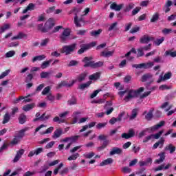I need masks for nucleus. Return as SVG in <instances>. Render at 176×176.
I'll return each mask as SVG.
<instances>
[{
    "label": "nucleus",
    "mask_w": 176,
    "mask_h": 176,
    "mask_svg": "<svg viewBox=\"0 0 176 176\" xmlns=\"http://www.w3.org/2000/svg\"><path fill=\"white\" fill-rule=\"evenodd\" d=\"M93 60V57H87L85 56L82 59V63H85V64L84 65L85 68H87V67H90L91 68H93L94 69H96L97 68H101L104 65V62L103 61H98V62H94Z\"/></svg>",
    "instance_id": "f257e3e1"
},
{
    "label": "nucleus",
    "mask_w": 176,
    "mask_h": 176,
    "mask_svg": "<svg viewBox=\"0 0 176 176\" xmlns=\"http://www.w3.org/2000/svg\"><path fill=\"white\" fill-rule=\"evenodd\" d=\"M76 49V43H73L69 45H64L62 48L61 53H65L66 56L71 54L72 52H75Z\"/></svg>",
    "instance_id": "f03ea898"
},
{
    "label": "nucleus",
    "mask_w": 176,
    "mask_h": 176,
    "mask_svg": "<svg viewBox=\"0 0 176 176\" xmlns=\"http://www.w3.org/2000/svg\"><path fill=\"white\" fill-rule=\"evenodd\" d=\"M69 35H71V30L69 29H65L60 36V42L62 43H67L69 41Z\"/></svg>",
    "instance_id": "7ed1b4c3"
},
{
    "label": "nucleus",
    "mask_w": 176,
    "mask_h": 176,
    "mask_svg": "<svg viewBox=\"0 0 176 176\" xmlns=\"http://www.w3.org/2000/svg\"><path fill=\"white\" fill-rule=\"evenodd\" d=\"M54 27V22H53V19L50 18L45 22L44 27L41 29V32H49Z\"/></svg>",
    "instance_id": "20e7f679"
},
{
    "label": "nucleus",
    "mask_w": 176,
    "mask_h": 176,
    "mask_svg": "<svg viewBox=\"0 0 176 176\" xmlns=\"http://www.w3.org/2000/svg\"><path fill=\"white\" fill-rule=\"evenodd\" d=\"M80 8H74L70 10L69 14H72V13H74V24H76V27H82V25L79 23V21L78 20V13L80 12Z\"/></svg>",
    "instance_id": "39448f33"
},
{
    "label": "nucleus",
    "mask_w": 176,
    "mask_h": 176,
    "mask_svg": "<svg viewBox=\"0 0 176 176\" xmlns=\"http://www.w3.org/2000/svg\"><path fill=\"white\" fill-rule=\"evenodd\" d=\"M138 97V95L137 94V91L134 89H131L128 92V95L124 98V101L126 102H129L130 100H132V98H135Z\"/></svg>",
    "instance_id": "423d86ee"
},
{
    "label": "nucleus",
    "mask_w": 176,
    "mask_h": 176,
    "mask_svg": "<svg viewBox=\"0 0 176 176\" xmlns=\"http://www.w3.org/2000/svg\"><path fill=\"white\" fill-rule=\"evenodd\" d=\"M135 136V131L133 129H130L128 131V133H123L121 135L122 138L124 140H130V138H133V137Z\"/></svg>",
    "instance_id": "0eeeda50"
},
{
    "label": "nucleus",
    "mask_w": 176,
    "mask_h": 176,
    "mask_svg": "<svg viewBox=\"0 0 176 176\" xmlns=\"http://www.w3.org/2000/svg\"><path fill=\"white\" fill-rule=\"evenodd\" d=\"M98 140H99V141H103L102 145L105 148L108 146L111 142V140H108V135H100L98 137Z\"/></svg>",
    "instance_id": "6e6552de"
},
{
    "label": "nucleus",
    "mask_w": 176,
    "mask_h": 176,
    "mask_svg": "<svg viewBox=\"0 0 176 176\" xmlns=\"http://www.w3.org/2000/svg\"><path fill=\"white\" fill-rule=\"evenodd\" d=\"M151 41H155V38L153 36H149V35L146 34L140 38V42L142 44L148 45Z\"/></svg>",
    "instance_id": "1a4fd4ad"
},
{
    "label": "nucleus",
    "mask_w": 176,
    "mask_h": 176,
    "mask_svg": "<svg viewBox=\"0 0 176 176\" xmlns=\"http://www.w3.org/2000/svg\"><path fill=\"white\" fill-rule=\"evenodd\" d=\"M74 84L75 80H72L71 84H68V81L67 80H63L57 85L56 89H61V87H72Z\"/></svg>",
    "instance_id": "9d476101"
},
{
    "label": "nucleus",
    "mask_w": 176,
    "mask_h": 176,
    "mask_svg": "<svg viewBox=\"0 0 176 176\" xmlns=\"http://www.w3.org/2000/svg\"><path fill=\"white\" fill-rule=\"evenodd\" d=\"M166 124L165 121H160L159 124H157L156 125H154L148 129L147 130H150L151 133H153L154 131H156L157 130H159L160 127H163Z\"/></svg>",
    "instance_id": "9b49d317"
},
{
    "label": "nucleus",
    "mask_w": 176,
    "mask_h": 176,
    "mask_svg": "<svg viewBox=\"0 0 176 176\" xmlns=\"http://www.w3.org/2000/svg\"><path fill=\"white\" fill-rule=\"evenodd\" d=\"M24 155V149H20L16 151V154L13 160V163H17L20 159H21V156Z\"/></svg>",
    "instance_id": "f8f14e48"
},
{
    "label": "nucleus",
    "mask_w": 176,
    "mask_h": 176,
    "mask_svg": "<svg viewBox=\"0 0 176 176\" xmlns=\"http://www.w3.org/2000/svg\"><path fill=\"white\" fill-rule=\"evenodd\" d=\"M123 150L120 148L113 147L109 153L110 156H113V155H122Z\"/></svg>",
    "instance_id": "ddd939ff"
},
{
    "label": "nucleus",
    "mask_w": 176,
    "mask_h": 176,
    "mask_svg": "<svg viewBox=\"0 0 176 176\" xmlns=\"http://www.w3.org/2000/svg\"><path fill=\"white\" fill-rule=\"evenodd\" d=\"M86 76H87V73L83 72L79 74L76 80H73L76 82H79V83L83 82V80H86Z\"/></svg>",
    "instance_id": "4468645a"
},
{
    "label": "nucleus",
    "mask_w": 176,
    "mask_h": 176,
    "mask_svg": "<svg viewBox=\"0 0 176 176\" xmlns=\"http://www.w3.org/2000/svg\"><path fill=\"white\" fill-rule=\"evenodd\" d=\"M123 4L118 5L116 3H113L110 6V9H112L113 10H116V12H119L122 10L123 8Z\"/></svg>",
    "instance_id": "2eb2a0df"
},
{
    "label": "nucleus",
    "mask_w": 176,
    "mask_h": 176,
    "mask_svg": "<svg viewBox=\"0 0 176 176\" xmlns=\"http://www.w3.org/2000/svg\"><path fill=\"white\" fill-rule=\"evenodd\" d=\"M173 5V1L171 0H168L165 5L164 6V10L165 13H168L171 10V8H170V6Z\"/></svg>",
    "instance_id": "dca6fc26"
},
{
    "label": "nucleus",
    "mask_w": 176,
    "mask_h": 176,
    "mask_svg": "<svg viewBox=\"0 0 176 176\" xmlns=\"http://www.w3.org/2000/svg\"><path fill=\"white\" fill-rule=\"evenodd\" d=\"M158 156H160V159L155 160V163L157 164H160V163H163L164 162V160L166 159V153L162 152L158 154Z\"/></svg>",
    "instance_id": "f3484780"
},
{
    "label": "nucleus",
    "mask_w": 176,
    "mask_h": 176,
    "mask_svg": "<svg viewBox=\"0 0 176 176\" xmlns=\"http://www.w3.org/2000/svg\"><path fill=\"white\" fill-rule=\"evenodd\" d=\"M163 145H164V139L162 138L160 141L153 144V149H157L158 146H160V148H163Z\"/></svg>",
    "instance_id": "a211bd4d"
},
{
    "label": "nucleus",
    "mask_w": 176,
    "mask_h": 176,
    "mask_svg": "<svg viewBox=\"0 0 176 176\" xmlns=\"http://www.w3.org/2000/svg\"><path fill=\"white\" fill-rule=\"evenodd\" d=\"M91 81H88L85 83L81 84L78 85V89L79 90H85V89H88V87H90V85H91Z\"/></svg>",
    "instance_id": "6ab92c4d"
},
{
    "label": "nucleus",
    "mask_w": 176,
    "mask_h": 176,
    "mask_svg": "<svg viewBox=\"0 0 176 176\" xmlns=\"http://www.w3.org/2000/svg\"><path fill=\"white\" fill-rule=\"evenodd\" d=\"M80 111H75L73 113L72 117L74 118L73 123H78V120H79V118H80Z\"/></svg>",
    "instance_id": "aec40b11"
},
{
    "label": "nucleus",
    "mask_w": 176,
    "mask_h": 176,
    "mask_svg": "<svg viewBox=\"0 0 176 176\" xmlns=\"http://www.w3.org/2000/svg\"><path fill=\"white\" fill-rule=\"evenodd\" d=\"M11 116L9 113H6L3 116L2 124H6V123H9L10 122Z\"/></svg>",
    "instance_id": "412c9836"
},
{
    "label": "nucleus",
    "mask_w": 176,
    "mask_h": 176,
    "mask_svg": "<svg viewBox=\"0 0 176 176\" xmlns=\"http://www.w3.org/2000/svg\"><path fill=\"white\" fill-rule=\"evenodd\" d=\"M61 134H63V129H58L54 132L52 138L54 139L59 138V137H61Z\"/></svg>",
    "instance_id": "4be33fe9"
},
{
    "label": "nucleus",
    "mask_w": 176,
    "mask_h": 176,
    "mask_svg": "<svg viewBox=\"0 0 176 176\" xmlns=\"http://www.w3.org/2000/svg\"><path fill=\"white\" fill-rule=\"evenodd\" d=\"M175 146H174L172 144H169L165 147L164 151H169V153L173 154L174 152H175Z\"/></svg>",
    "instance_id": "5701e85b"
},
{
    "label": "nucleus",
    "mask_w": 176,
    "mask_h": 176,
    "mask_svg": "<svg viewBox=\"0 0 176 176\" xmlns=\"http://www.w3.org/2000/svg\"><path fill=\"white\" fill-rule=\"evenodd\" d=\"M113 163V160L112 158H107L102 161L100 164V166H108V164H112Z\"/></svg>",
    "instance_id": "b1692460"
},
{
    "label": "nucleus",
    "mask_w": 176,
    "mask_h": 176,
    "mask_svg": "<svg viewBox=\"0 0 176 176\" xmlns=\"http://www.w3.org/2000/svg\"><path fill=\"white\" fill-rule=\"evenodd\" d=\"M35 9V4L30 3L29 5L26 7L25 10L22 12L23 14H25L28 10H34Z\"/></svg>",
    "instance_id": "393cba45"
},
{
    "label": "nucleus",
    "mask_w": 176,
    "mask_h": 176,
    "mask_svg": "<svg viewBox=\"0 0 176 176\" xmlns=\"http://www.w3.org/2000/svg\"><path fill=\"white\" fill-rule=\"evenodd\" d=\"M26 36H27V34L21 32L18 34L17 36H13L11 38V41H14L16 39H23V38H26Z\"/></svg>",
    "instance_id": "a878e982"
},
{
    "label": "nucleus",
    "mask_w": 176,
    "mask_h": 176,
    "mask_svg": "<svg viewBox=\"0 0 176 176\" xmlns=\"http://www.w3.org/2000/svg\"><path fill=\"white\" fill-rule=\"evenodd\" d=\"M78 104V100L75 96H72L71 99L67 101V105H76Z\"/></svg>",
    "instance_id": "bb28decb"
},
{
    "label": "nucleus",
    "mask_w": 176,
    "mask_h": 176,
    "mask_svg": "<svg viewBox=\"0 0 176 176\" xmlns=\"http://www.w3.org/2000/svg\"><path fill=\"white\" fill-rule=\"evenodd\" d=\"M102 32V30L98 29V30H93L90 32L91 36H94L95 38H97V36H99V35Z\"/></svg>",
    "instance_id": "cd10ccee"
},
{
    "label": "nucleus",
    "mask_w": 176,
    "mask_h": 176,
    "mask_svg": "<svg viewBox=\"0 0 176 176\" xmlns=\"http://www.w3.org/2000/svg\"><path fill=\"white\" fill-rule=\"evenodd\" d=\"M101 74L100 72L95 73L92 75L89 76V80H97V79H100Z\"/></svg>",
    "instance_id": "c85d7f7f"
},
{
    "label": "nucleus",
    "mask_w": 176,
    "mask_h": 176,
    "mask_svg": "<svg viewBox=\"0 0 176 176\" xmlns=\"http://www.w3.org/2000/svg\"><path fill=\"white\" fill-rule=\"evenodd\" d=\"M20 124H24L27 122V116L23 113L21 114L19 118Z\"/></svg>",
    "instance_id": "c756f323"
},
{
    "label": "nucleus",
    "mask_w": 176,
    "mask_h": 176,
    "mask_svg": "<svg viewBox=\"0 0 176 176\" xmlns=\"http://www.w3.org/2000/svg\"><path fill=\"white\" fill-rule=\"evenodd\" d=\"M52 61H53V59H50L49 60L44 61L41 64V66L42 69H45L47 68V67H50V63H52Z\"/></svg>",
    "instance_id": "7c9ffc66"
},
{
    "label": "nucleus",
    "mask_w": 176,
    "mask_h": 176,
    "mask_svg": "<svg viewBox=\"0 0 176 176\" xmlns=\"http://www.w3.org/2000/svg\"><path fill=\"white\" fill-rule=\"evenodd\" d=\"M28 130H30V127L26 126L23 129H21L19 131V134L16 136L18 137V138H23V137H24V133L25 131H28Z\"/></svg>",
    "instance_id": "2f4dec72"
},
{
    "label": "nucleus",
    "mask_w": 176,
    "mask_h": 176,
    "mask_svg": "<svg viewBox=\"0 0 176 176\" xmlns=\"http://www.w3.org/2000/svg\"><path fill=\"white\" fill-rule=\"evenodd\" d=\"M46 58V56L45 55H39L34 56L32 59V63H35V61H42V60H45Z\"/></svg>",
    "instance_id": "473e14b6"
},
{
    "label": "nucleus",
    "mask_w": 176,
    "mask_h": 176,
    "mask_svg": "<svg viewBox=\"0 0 176 176\" xmlns=\"http://www.w3.org/2000/svg\"><path fill=\"white\" fill-rule=\"evenodd\" d=\"M34 107H35V104H28L23 106V109L25 111V112H28V111H31Z\"/></svg>",
    "instance_id": "72a5a7b5"
},
{
    "label": "nucleus",
    "mask_w": 176,
    "mask_h": 176,
    "mask_svg": "<svg viewBox=\"0 0 176 176\" xmlns=\"http://www.w3.org/2000/svg\"><path fill=\"white\" fill-rule=\"evenodd\" d=\"M49 165L47 164H45L43 166H42L40 169H39V174H43V173H46V171H47V170H49Z\"/></svg>",
    "instance_id": "f704fd0d"
},
{
    "label": "nucleus",
    "mask_w": 176,
    "mask_h": 176,
    "mask_svg": "<svg viewBox=\"0 0 176 176\" xmlns=\"http://www.w3.org/2000/svg\"><path fill=\"white\" fill-rule=\"evenodd\" d=\"M143 68L144 69H149V68H152L155 65V63L153 62H148L147 63H142Z\"/></svg>",
    "instance_id": "c9c22d12"
},
{
    "label": "nucleus",
    "mask_w": 176,
    "mask_h": 176,
    "mask_svg": "<svg viewBox=\"0 0 176 176\" xmlns=\"http://www.w3.org/2000/svg\"><path fill=\"white\" fill-rule=\"evenodd\" d=\"M113 53H115V51H109L107 52H102L101 56H103V57H111L113 56Z\"/></svg>",
    "instance_id": "e433bc0d"
},
{
    "label": "nucleus",
    "mask_w": 176,
    "mask_h": 176,
    "mask_svg": "<svg viewBox=\"0 0 176 176\" xmlns=\"http://www.w3.org/2000/svg\"><path fill=\"white\" fill-rule=\"evenodd\" d=\"M137 115H138V109H133L132 110L131 115L130 116V120H133V119H135L137 118Z\"/></svg>",
    "instance_id": "4c0bfd02"
},
{
    "label": "nucleus",
    "mask_w": 176,
    "mask_h": 176,
    "mask_svg": "<svg viewBox=\"0 0 176 176\" xmlns=\"http://www.w3.org/2000/svg\"><path fill=\"white\" fill-rule=\"evenodd\" d=\"M80 49L78 51V54H82L86 52V50H89V47H87L86 44L80 46Z\"/></svg>",
    "instance_id": "58836bf2"
},
{
    "label": "nucleus",
    "mask_w": 176,
    "mask_h": 176,
    "mask_svg": "<svg viewBox=\"0 0 176 176\" xmlns=\"http://www.w3.org/2000/svg\"><path fill=\"white\" fill-rule=\"evenodd\" d=\"M118 22L112 23L110 27H109L108 31H118Z\"/></svg>",
    "instance_id": "ea45409f"
},
{
    "label": "nucleus",
    "mask_w": 176,
    "mask_h": 176,
    "mask_svg": "<svg viewBox=\"0 0 176 176\" xmlns=\"http://www.w3.org/2000/svg\"><path fill=\"white\" fill-rule=\"evenodd\" d=\"M50 72H43L41 73L40 76L41 79H46L47 78H50Z\"/></svg>",
    "instance_id": "a19ab883"
},
{
    "label": "nucleus",
    "mask_w": 176,
    "mask_h": 176,
    "mask_svg": "<svg viewBox=\"0 0 176 176\" xmlns=\"http://www.w3.org/2000/svg\"><path fill=\"white\" fill-rule=\"evenodd\" d=\"M159 13L156 12L154 15H153L151 19V23H156L159 20Z\"/></svg>",
    "instance_id": "79ce46f5"
},
{
    "label": "nucleus",
    "mask_w": 176,
    "mask_h": 176,
    "mask_svg": "<svg viewBox=\"0 0 176 176\" xmlns=\"http://www.w3.org/2000/svg\"><path fill=\"white\" fill-rule=\"evenodd\" d=\"M152 78V74H146L142 76V82H146L147 79H151Z\"/></svg>",
    "instance_id": "37998d69"
},
{
    "label": "nucleus",
    "mask_w": 176,
    "mask_h": 176,
    "mask_svg": "<svg viewBox=\"0 0 176 176\" xmlns=\"http://www.w3.org/2000/svg\"><path fill=\"white\" fill-rule=\"evenodd\" d=\"M164 133V131L161 130L157 133H155V134L151 135H153V138H154L155 140H159V138H160L162 134H163Z\"/></svg>",
    "instance_id": "c03bdc74"
},
{
    "label": "nucleus",
    "mask_w": 176,
    "mask_h": 176,
    "mask_svg": "<svg viewBox=\"0 0 176 176\" xmlns=\"http://www.w3.org/2000/svg\"><path fill=\"white\" fill-rule=\"evenodd\" d=\"M153 111L150 110L148 111V113L145 116V119H146V120H151L152 118H153Z\"/></svg>",
    "instance_id": "a18cd8bd"
},
{
    "label": "nucleus",
    "mask_w": 176,
    "mask_h": 176,
    "mask_svg": "<svg viewBox=\"0 0 176 176\" xmlns=\"http://www.w3.org/2000/svg\"><path fill=\"white\" fill-rule=\"evenodd\" d=\"M164 42V37H162L161 38H157L155 41L154 43L156 45V46H160V45H162Z\"/></svg>",
    "instance_id": "49530a36"
},
{
    "label": "nucleus",
    "mask_w": 176,
    "mask_h": 176,
    "mask_svg": "<svg viewBox=\"0 0 176 176\" xmlns=\"http://www.w3.org/2000/svg\"><path fill=\"white\" fill-rule=\"evenodd\" d=\"M52 117V115H47L46 116V113H44L41 115V122H45L46 120H48V119H50V118Z\"/></svg>",
    "instance_id": "de8ad7c7"
},
{
    "label": "nucleus",
    "mask_w": 176,
    "mask_h": 176,
    "mask_svg": "<svg viewBox=\"0 0 176 176\" xmlns=\"http://www.w3.org/2000/svg\"><path fill=\"white\" fill-rule=\"evenodd\" d=\"M165 56H170V57H176V51L172 52L171 50L166 51Z\"/></svg>",
    "instance_id": "09e8293b"
},
{
    "label": "nucleus",
    "mask_w": 176,
    "mask_h": 176,
    "mask_svg": "<svg viewBox=\"0 0 176 176\" xmlns=\"http://www.w3.org/2000/svg\"><path fill=\"white\" fill-rule=\"evenodd\" d=\"M64 166V164L60 163L58 167L54 169V175H57V174H58V171H60V170H61V168Z\"/></svg>",
    "instance_id": "8fccbe9b"
},
{
    "label": "nucleus",
    "mask_w": 176,
    "mask_h": 176,
    "mask_svg": "<svg viewBox=\"0 0 176 176\" xmlns=\"http://www.w3.org/2000/svg\"><path fill=\"white\" fill-rule=\"evenodd\" d=\"M10 28V25L9 24H4L1 28V33H3L6 31V30H9Z\"/></svg>",
    "instance_id": "3c124183"
},
{
    "label": "nucleus",
    "mask_w": 176,
    "mask_h": 176,
    "mask_svg": "<svg viewBox=\"0 0 176 176\" xmlns=\"http://www.w3.org/2000/svg\"><path fill=\"white\" fill-rule=\"evenodd\" d=\"M79 157V153H76V154H73L71 156H69L67 158V160L71 161V160H76Z\"/></svg>",
    "instance_id": "603ef678"
},
{
    "label": "nucleus",
    "mask_w": 176,
    "mask_h": 176,
    "mask_svg": "<svg viewBox=\"0 0 176 176\" xmlns=\"http://www.w3.org/2000/svg\"><path fill=\"white\" fill-rule=\"evenodd\" d=\"M46 100H48V101H50L51 102H54L56 97H54L52 94H49L46 97Z\"/></svg>",
    "instance_id": "864d4df0"
},
{
    "label": "nucleus",
    "mask_w": 176,
    "mask_h": 176,
    "mask_svg": "<svg viewBox=\"0 0 176 176\" xmlns=\"http://www.w3.org/2000/svg\"><path fill=\"white\" fill-rule=\"evenodd\" d=\"M50 86L46 87L41 92V94L43 96H46V94H49V93L50 92Z\"/></svg>",
    "instance_id": "5fc2aeb1"
},
{
    "label": "nucleus",
    "mask_w": 176,
    "mask_h": 176,
    "mask_svg": "<svg viewBox=\"0 0 176 176\" xmlns=\"http://www.w3.org/2000/svg\"><path fill=\"white\" fill-rule=\"evenodd\" d=\"M133 8H134V3H131L128 6H126V8L124 9V12H130V10H131V9H133Z\"/></svg>",
    "instance_id": "6e6d98bb"
},
{
    "label": "nucleus",
    "mask_w": 176,
    "mask_h": 176,
    "mask_svg": "<svg viewBox=\"0 0 176 176\" xmlns=\"http://www.w3.org/2000/svg\"><path fill=\"white\" fill-rule=\"evenodd\" d=\"M14 54H16L15 51H9L8 52H7L6 54V58H9L10 57H13V56H14Z\"/></svg>",
    "instance_id": "4d7b16f0"
},
{
    "label": "nucleus",
    "mask_w": 176,
    "mask_h": 176,
    "mask_svg": "<svg viewBox=\"0 0 176 176\" xmlns=\"http://www.w3.org/2000/svg\"><path fill=\"white\" fill-rule=\"evenodd\" d=\"M49 42H50V39L45 38V39L41 41V43L40 45L42 47H45V46H46L49 43Z\"/></svg>",
    "instance_id": "13d9d810"
},
{
    "label": "nucleus",
    "mask_w": 176,
    "mask_h": 176,
    "mask_svg": "<svg viewBox=\"0 0 176 176\" xmlns=\"http://www.w3.org/2000/svg\"><path fill=\"white\" fill-rule=\"evenodd\" d=\"M122 171L124 174H129V173H131V168L124 166L122 168Z\"/></svg>",
    "instance_id": "bf43d9fd"
},
{
    "label": "nucleus",
    "mask_w": 176,
    "mask_h": 176,
    "mask_svg": "<svg viewBox=\"0 0 176 176\" xmlns=\"http://www.w3.org/2000/svg\"><path fill=\"white\" fill-rule=\"evenodd\" d=\"M124 115H126V113L124 111L122 112L121 113H120L116 119V122H122V118H123V116H124Z\"/></svg>",
    "instance_id": "052dcab7"
},
{
    "label": "nucleus",
    "mask_w": 176,
    "mask_h": 176,
    "mask_svg": "<svg viewBox=\"0 0 176 176\" xmlns=\"http://www.w3.org/2000/svg\"><path fill=\"white\" fill-rule=\"evenodd\" d=\"M141 49L143 52H148V50H151V49H152V44L150 43L147 46L142 47Z\"/></svg>",
    "instance_id": "680f3d73"
},
{
    "label": "nucleus",
    "mask_w": 176,
    "mask_h": 176,
    "mask_svg": "<svg viewBox=\"0 0 176 176\" xmlns=\"http://www.w3.org/2000/svg\"><path fill=\"white\" fill-rule=\"evenodd\" d=\"M101 91V89H97L94 91L93 94H91L90 98H94V97H97V94Z\"/></svg>",
    "instance_id": "e2e57ef3"
},
{
    "label": "nucleus",
    "mask_w": 176,
    "mask_h": 176,
    "mask_svg": "<svg viewBox=\"0 0 176 176\" xmlns=\"http://www.w3.org/2000/svg\"><path fill=\"white\" fill-rule=\"evenodd\" d=\"M140 10H141V7H136L132 10V16H135V14H137Z\"/></svg>",
    "instance_id": "0e129e2a"
},
{
    "label": "nucleus",
    "mask_w": 176,
    "mask_h": 176,
    "mask_svg": "<svg viewBox=\"0 0 176 176\" xmlns=\"http://www.w3.org/2000/svg\"><path fill=\"white\" fill-rule=\"evenodd\" d=\"M159 89L160 90H170V89H171V87H168L166 85H162L160 86Z\"/></svg>",
    "instance_id": "69168bd1"
},
{
    "label": "nucleus",
    "mask_w": 176,
    "mask_h": 176,
    "mask_svg": "<svg viewBox=\"0 0 176 176\" xmlns=\"http://www.w3.org/2000/svg\"><path fill=\"white\" fill-rule=\"evenodd\" d=\"M138 31H140V27L137 26V27H134L129 32L131 34H135V32H138Z\"/></svg>",
    "instance_id": "338daca9"
},
{
    "label": "nucleus",
    "mask_w": 176,
    "mask_h": 176,
    "mask_svg": "<svg viewBox=\"0 0 176 176\" xmlns=\"http://www.w3.org/2000/svg\"><path fill=\"white\" fill-rule=\"evenodd\" d=\"M170 78H171V72H168L164 74L163 77V80H168L170 79Z\"/></svg>",
    "instance_id": "774afa93"
}]
</instances>
